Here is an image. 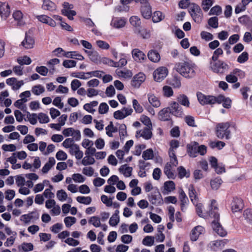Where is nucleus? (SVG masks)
<instances>
[{"instance_id":"1","label":"nucleus","mask_w":252,"mask_h":252,"mask_svg":"<svg viewBox=\"0 0 252 252\" xmlns=\"http://www.w3.org/2000/svg\"><path fill=\"white\" fill-rule=\"evenodd\" d=\"M216 201L215 200H212L211 201V210L208 214V215L210 217L214 218V220L212 221V227L213 230L219 236L221 237H224L226 235L227 232L218 222L220 218V215L218 213V207L216 205Z\"/></svg>"},{"instance_id":"2","label":"nucleus","mask_w":252,"mask_h":252,"mask_svg":"<svg viewBox=\"0 0 252 252\" xmlns=\"http://www.w3.org/2000/svg\"><path fill=\"white\" fill-rule=\"evenodd\" d=\"M175 68L177 71L185 78H191L195 75V65L191 62H185L177 63Z\"/></svg>"},{"instance_id":"3","label":"nucleus","mask_w":252,"mask_h":252,"mask_svg":"<svg viewBox=\"0 0 252 252\" xmlns=\"http://www.w3.org/2000/svg\"><path fill=\"white\" fill-rule=\"evenodd\" d=\"M230 126V123L228 122L218 124L215 128L216 136L220 139H229L231 133Z\"/></svg>"},{"instance_id":"4","label":"nucleus","mask_w":252,"mask_h":252,"mask_svg":"<svg viewBox=\"0 0 252 252\" xmlns=\"http://www.w3.org/2000/svg\"><path fill=\"white\" fill-rule=\"evenodd\" d=\"M197 96L199 102L202 105L214 104L215 103H221L224 100V96L219 95L215 97L212 95H205L202 93H197Z\"/></svg>"},{"instance_id":"5","label":"nucleus","mask_w":252,"mask_h":252,"mask_svg":"<svg viewBox=\"0 0 252 252\" xmlns=\"http://www.w3.org/2000/svg\"><path fill=\"white\" fill-rule=\"evenodd\" d=\"M189 12L194 21L197 23H200L203 19V13L200 7L195 3L190 4Z\"/></svg>"},{"instance_id":"6","label":"nucleus","mask_w":252,"mask_h":252,"mask_svg":"<svg viewBox=\"0 0 252 252\" xmlns=\"http://www.w3.org/2000/svg\"><path fill=\"white\" fill-rule=\"evenodd\" d=\"M138 2L141 4L140 11L142 16L146 19L151 18L152 15V7L148 0H139Z\"/></svg>"},{"instance_id":"7","label":"nucleus","mask_w":252,"mask_h":252,"mask_svg":"<svg viewBox=\"0 0 252 252\" xmlns=\"http://www.w3.org/2000/svg\"><path fill=\"white\" fill-rule=\"evenodd\" d=\"M210 66L215 73L223 74L229 69V65L225 62L218 61L217 62L210 61Z\"/></svg>"},{"instance_id":"8","label":"nucleus","mask_w":252,"mask_h":252,"mask_svg":"<svg viewBox=\"0 0 252 252\" xmlns=\"http://www.w3.org/2000/svg\"><path fill=\"white\" fill-rule=\"evenodd\" d=\"M168 108L171 115L177 117H182L184 116L183 109L178 102H171L169 103Z\"/></svg>"},{"instance_id":"9","label":"nucleus","mask_w":252,"mask_h":252,"mask_svg":"<svg viewBox=\"0 0 252 252\" xmlns=\"http://www.w3.org/2000/svg\"><path fill=\"white\" fill-rule=\"evenodd\" d=\"M149 201L154 205H161L163 203L162 196L158 189H155L148 195Z\"/></svg>"},{"instance_id":"10","label":"nucleus","mask_w":252,"mask_h":252,"mask_svg":"<svg viewBox=\"0 0 252 252\" xmlns=\"http://www.w3.org/2000/svg\"><path fill=\"white\" fill-rule=\"evenodd\" d=\"M168 69L165 67H160L155 70L153 73L154 78L157 82L162 81L167 75Z\"/></svg>"},{"instance_id":"11","label":"nucleus","mask_w":252,"mask_h":252,"mask_svg":"<svg viewBox=\"0 0 252 252\" xmlns=\"http://www.w3.org/2000/svg\"><path fill=\"white\" fill-rule=\"evenodd\" d=\"M244 204L243 200L239 197H233L231 204V210L233 212H238L244 208Z\"/></svg>"},{"instance_id":"12","label":"nucleus","mask_w":252,"mask_h":252,"mask_svg":"<svg viewBox=\"0 0 252 252\" xmlns=\"http://www.w3.org/2000/svg\"><path fill=\"white\" fill-rule=\"evenodd\" d=\"M6 83L8 86H11L12 89L14 91L18 90L24 84L23 80L18 81L15 77L7 79Z\"/></svg>"},{"instance_id":"13","label":"nucleus","mask_w":252,"mask_h":252,"mask_svg":"<svg viewBox=\"0 0 252 252\" xmlns=\"http://www.w3.org/2000/svg\"><path fill=\"white\" fill-rule=\"evenodd\" d=\"M133 110L130 107H124L121 110H118L114 112V117L116 119H123L126 116L131 115Z\"/></svg>"},{"instance_id":"14","label":"nucleus","mask_w":252,"mask_h":252,"mask_svg":"<svg viewBox=\"0 0 252 252\" xmlns=\"http://www.w3.org/2000/svg\"><path fill=\"white\" fill-rule=\"evenodd\" d=\"M145 75L143 73L139 72L135 75L131 81V85L135 88H139L145 80Z\"/></svg>"},{"instance_id":"15","label":"nucleus","mask_w":252,"mask_h":252,"mask_svg":"<svg viewBox=\"0 0 252 252\" xmlns=\"http://www.w3.org/2000/svg\"><path fill=\"white\" fill-rule=\"evenodd\" d=\"M151 127H145L143 129L137 131L136 133V137H142L146 140L150 139L152 136V132Z\"/></svg>"},{"instance_id":"16","label":"nucleus","mask_w":252,"mask_h":252,"mask_svg":"<svg viewBox=\"0 0 252 252\" xmlns=\"http://www.w3.org/2000/svg\"><path fill=\"white\" fill-rule=\"evenodd\" d=\"M204 231V228L200 225L195 226L190 233V239L192 241H196L200 234Z\"/></svg>"},{"instance_id":"17","label":"nucleus","mask_w":252,"mask_h":252,"mask_svg":"<svg viewBox=\"0 0 252 252\" xmlns=\"http://www.w3.org/2000/svg\"><path fill=\"white\" fill-rule=\"evenodd\" d=\"M132 58L137 62H141L146 59L145 54L138 49H134L131 52Z\"/></svg>"},{"instance_id":"18","label":"nucleus","mask_w":252,"mask_h":252,"mask_svg":"<svg viewBox=\"0 0 252 252\" xmlns=\"http://www.w3.org/2000/svg\"><path fill=\"white\" fill-rule=\"evenodd\" d=\"M171 113L168 107L161 110L158 114V119L162 121H166L171 120Z\"/></svg>"},{"instance_id":"19","label":"nucleus","mask_w":252,"mask_h":252,"mask_svg":"<svg viewBox=\"0 0 252 252\" xmlns=\"http://www.w3.org/2000/svg\"><path fill=\"white\" fill-rule=\"evenodd\" d=\"M10 14V8L8 4L0 1V16L5 19Z\"/></svg>"},{"instance_id":"20","label":"nucleus","mask_w":252,"mask_h":252,"mask_svg":"<svg viewBox=\"0 0 252 252\" xmlns=\"http://www.w3.org/2000/svg\"><path fill=\"white\" fill-rule=\"evenodd\" d=\"M36 18L41 22L48 24L51 27H55L56 26V22L47 15H38L36 16Z\"/></svg>"},{"instance_id":"21","label":"nucleus","mask_w":252,"mask_h":252,"mask_svg":"<svg viewBox=\"0 0 252 252\" xmlns=\"http://www.w3.org/2000/svg\"><path fill=\"white\" fill-rule=\"evenodd\" d=\"M187 147L189 155L191 157H196L198 154V143L194 142L188 145Z\"/></svg>"},{"instance_id":"22","label":"nucleus","mask_w":252,"mask_h":252,"mask_svg":"<svg viewBox=\"0 0 252 252\" xmlns=\"http://www.w3.org/2000/svg\"><path fill=\"white\" fill-rule=\"evenodd\" d=\"M21 44L26 49H31L33 47L34 40L32 36L26 34L25 39L22 42Z\"/></svg>"},{"instance_id":"23","label":"nucleus","mask_w":252,"mask_h":252,"mask_svg":"<svg viewBox=\"0 0 252 252\" xmlns=\"http://www.w3.org/2000/svg\"><path fill=\"white\" fill-rule=\"evenodd\" d=\"M126 20L122 18H113L111 22V25L117 29H120L124 27L126 24Z\"/></svg>"},{"instance_id":"24","label":"nucleus","mask_w":252,"mask_h":252,"mask_svg":"<svg viewBox=\"0 0 252 252\" xmlns=\"http://www.w3.org/2000/svg\"><path fill=\"white\" fill-rule=\"evenodd\" d=\"M147 56L149 59L154 63H158L160 60L159 54L155 50H150L148 52Z\"/></svg>"},{"instance_id":"25","label":"nucleus","mask_w":252,"mask_h":252,"mask_svg":"<svg viewBox=\"0 0 252 252\" xmlns=\"http://www.w3.org/2000/svg\"><path fill=\"white\" fill-rule=\"evenodd\" d=\"M42 7L43 9L51 11H53L56 9V5L55 3L50 0H44Z\"/></svg>"},{"instance_id":"26","label":"nucleus","mask_w":252,"mask_h":252,"mask_svg":"<svg viewBox=\"0 0 252 252\" xmlns=\"http://www.w3.org/2000/svg\"><path fill=\"white\" fill-rule=\"evenodd\" d=\"M63 56L66 58H70L81 61L84 59V57L76 51L65 52Z\"/></svg>"},{"instance_id":"27","label":"nucleus","mask_w":252,"mask_h":252,"mask_svg":"<svg viewBox=\"0 0 252 252\" xmlns=\"http://www.w3.org/2000/svg\"><path fill=\"white\" fill-rule=\"evenodd\" d=\"M149 103L154 107H158L160 105V102L158 98L154 94H148Z\"/></svg>"},{"instance_id":"28","label":"nucleus","mask_w":252,"mask_h":252,"mask_svg":"<svg viewBox=\"0 0 252 252\" xmlns=\"http://www.w3.org/2000/svg\"><path fill=\"white\" fill-rule=\"evenodd\" d=\"M56 160L53 157L49 158V161L42 167V171L44 173H47L49 170L55 165Z\"/></svg>"},{"instance_id":"29","label":"nucleus","mask_w":252,"mask_h":252,"mask_svg":"<svg viewBox=\"0 0 252 252\" xmlns=\"http://www.w3.org/2000/svg\"><path fill=\"white\" fill-rule=\"evenodd\" d=\"M177 101L179 103H180L182 105L187 107H189V100L188 97L187 95L184 94H180L177 98Z\"/></svg>"},{"instance_id":"30","label":"nucleus","mask_w":252,"mask_h":252,"mask_svg":"<svg viewBox=\"0 0 252 252\" xmlns=\"http://www.w3.org/2000/svg\"><path fill=\"white\" fill-rule=\"evenodd\" d=\"M152 21L154 23H158L164 19L165 16L159 11H157L152 15Z\"/></svg>"},{"instance_id":"31","label":"nucleus","mask_w":252,"mask_h":252,"mask_svg":"<svg viewBox=\"0 0 252 252\" xmlns=\"http://www.w3.org/2000/svg\"><path fill=\"white\" fill-rule=\"evenodd\" d=\"M116 73L119 77H123L125 78H130L132 76V72L127 69H117L116 70Z\"/></svg>"},{"instance_id":"32","label":"nucleus","mask_w":252,"mask_h":252,"mask_svg":"<svg viewBox=\"0 0 252 252\" xmlns=\"http://www.w3.org/2000/svg\"><path fill=\"white\" fill-rule=\"evenodd\" d=\"M172 166L170 163H167L164 168V173L170 179H173L175 177V174L172 171Z\"/></svg>"},{"instance_id":"33","label":"nucleus","mask_w":252,"mask_h":252,"mask_svg":"<svg viewBox=\"0 0 252 252\" xmlns=\"http://www.w3.org/2000/svg\"><path fill=\"white\" fill-rule=\"evenodd\" d=\"M132 168L131 167H126V165H122L119 168V171L122 173L126 177L131 176Z\"/></svg>"},{"instance_id":"34","label":"nucleus","mask_w":252,"mask_h":252,"mask_svg":"<svg viewBox=\"0 0 252 252\" xmlns=\"http://www.w3.org/2000/svg\"><path fill=\"white\" fill-rule=\"evenodd\" d=\"M222 183V181L220 178H216L211 180V187L213 189L217 190L220 188Z\"/></svg>"},{"instance_id":"35","label":"nucleus","mask_w":252,"mask_h":252,"mask_svg":"<svg viewBox=\"0 0 252 252\" xmlns=\"http://www.w3.org/2000/svg\"><path fill=\"white\" fill-rule=\"evenodd\" d=\"M243 217L248 223L252 224V209L245 210L243 212Z\"/></svg>"},{"instance_id":"36","label":"nucleus","mask_w":252,"mask_h":252,"mask_svg":"<svg viewBox=\"0 0 252 252\" xmlns=\"http://www.w3.org/2000/svg\"><path fill=\"white\" fill-rule=\"evenodd\" d=\"M106 133L109 137H113V133L117 131V128L113 125V122H110L108 126L105 127Z\"/></svg>"},{"instance_id":"37","label":"nucleus","mask_w":252,"mask_h":252,"mask_svg":"<svg viewBox=\"0 0 252 252\" xmlns=\"http://www.w3.org/2000/svg\"><path fill=\"white\" fill-rule=\"evenodd\" d=\"M130 24L135 28H139L141 26V19L137 16H132L129 18Z\"/></svg>"},{"instance_id":"38","label":"nucleus","mask_w":252,"mask_h":252,"mask_svg":"<svg viewBox=\"0 0 252 252\" xmlns=\"http://www.w3.org/2000/svg\"><path fill=\"white\" fill-rule=\"evenodd\" d=\"M44 91V87L41 85L34 86L32 87V93L36 95H39L43 93Z\"/></svg>"},{"instance_id":"39","label":"nucleus","mask_w":252,"mask_h":252,"mask_svg":"<svg viewBox=\"0 0 252 252\" xmlns=\"http://www.w3.org/2000/svg\"><path fill=\"white\" fill-rule=\"evenodd\" d=\"M88 54L90 59L93 62L97 63L100 60V56L98 53L96 52H91L85 51Z\"/></svg>"},{"instance_id":"40","label":"nucleus","mask_w":252,"mask_h":252,"mask_svg":"<svg viewBox=\"0 0 252 252\" xmlns=\"http://www.w3.org/2000/svg\"><path fill=\"white\" fill-rule=\"evenodd\" d=\"M60 60L57 58L53 59L50 60L47 63V65L48 66L49 68V71L51 73H53L55 70V68L54 66L56 64H57L60 63Z\"/></svg>"},{"instance_id":"41","label":"nucleus","mask_w":252,"mask_h":252,"mask_svg":"<svg viewBox=\"0 0 252 252\" xmlns=\"http://www.w3.org/2000/svg\"><path fill=\"white\" fill-rule=\"evenodd\" d=\"M215 0H202L201 6L204 11H207L212 6Z\"/></svg>"},{"instance_id":"42","label":"nucleus","mask_w":252,"mask_h":252,"mask_svg":"<svg viewBox=\"0 0 252 252\" xmlns=\"http://www.w3.org/2000/svg\"><path fill=\"white\" fill-rule=\"evenodd\" d=\"M94 158L88 155H86V156L83 158L82 160V164L85 166L92 165L94 164Z\"/></svg>"},{"instance_id":"43","label":"nucleus","mask_w":252,"mask_h":252,"mask_svg":"<svg viewBox=\"0 0 252 252\" xmlns=\"http://www.w3.org/2000/svg\"><path fill=\"white\" fill-rule=\"evenodd\" d=\"M17 62L22 65L24 64L29 65L31 64L32 60L31 58L27 56L19 57L17 59Z\"/></svg>"},{"instance_id":"44","label":"nucleus","mask_w":252,"mask_h":252,"mask_svg":"<svg viewBox=\"0 0 252 252\" xmlns=\"http://www.w3.org/2000/svg\"><path fill=\"white\" fill-rule=\"evenodd\" d=\"M225 145V143L222 141H212L209 143L210 147L212 148H218L219 150L221 149Z\"/></svg>"},{"instance_id":"45","label":"nucleus","mask_w":252,"mask_h":252,"mask_svg":"<svg viewBox=\"0 0 252 252\" xmlns=\"http://www.w3.org/2000/svg\"><path fill=\"white\" fill-rule=\"evenodd\" d=\"M223 54V50L220 48H217L213 53V55L211 58V60L212 62H215L218 61V58L220 56Z\"/></svg>"},{"instance_id":"46","label":"nucleus","mask_w":252,"mask_h":252,"mask_svg":"<svg viewBox=\"0 0 252 252\" xmlns=\"http://www.w3.org/2000/svg\"><path fill=\"white\" fill-rule=\"evenodd\" d=\"M154 157V153L152 149H148L144 151L142 154V158L145 160L152 159Z\"/></svg>"},{"instance_id":"47","label":"nucleus","mask_w":252,"mask_h":252,"mask_svg":"<svg viewBox=\"0 0 252 252\" xmlns=\"http://www.w3.org/2000/svg\"><path fill=\"white\" fill-rule=\"evenodd\" d=\"M76 200L79 203L86 205L90 204L92 201V198L90 196H78Z\"/></svg>"},{"instance_id":"48","label":"nucleus","mask_w":252,"mask_h":252,"mask_svg":"<svg viewBox=\"0 0 252 252\" xmlns=\"http://www.w3.org/2000/svg\"><path fill=\"white\" fill-rule=\"evenodd\" d=\"M164 188L168 192H171L175 189V185L173 181H169L164 183Z\"/></svg>"},{"instance_id":"49","label":"nucleus","mask_w":252,"mask_h":252,"mask_svg":"<svg viewBox=\"0 0 252 252\" xmlns=\"http://www.w3.org/2000/svg\"><path fill=\"white\" fill-rule=\"evenodd\" d=\"M37 119L41 124H46L49 122V117L43 113H40L38 114Z\"/></svg>"},{"instance_id":"50","label":"nucleus","mask_w":252,"mask_h":252,"mask_svg":"<svg viewBox=\"0 0 252 252\" xmlns=\"http://www.w3.org/2000/svg\"><path fill=\"white\" fill-rule=\"evenodd\" d=\"M89 222L93 224L95 227L100 226V220L98 217L93 216L91 217L89 220Z\"/></svg>"},{"instance_id":"51","label":"nucleus","mask_w":252,"mask_h":252,"mask_svg":"<svg viewBox=\"0 0 252 252\" xmlns=\"http://www.w3.org/2000/svg\"><path fill=\"white\" fill-rule=\"evenodd\" d=\"M76 221V219L73 217H67L64 218V222L67 227H69Z\"/></svg>"},{"instance_id":"52","label":"nucleus","mask_w":252,"mask_h":252,"mask_svg":"<svg viewBox=\"0 0 252 252\" xmlns=\"http://www.w3.org/2000/svg\"><path fill=\"white\" fill-rule=\"evenodd\" d=\"M142 243L145 246H151L154 244V238L152 236H147L143 239Z\"/></svg>"},{"instance_id":"53","label":"nucleus","mask_w":252,"mask_h":252,"mask_svg":"<svg viewBox=\"0 0 252 252\" xmlns=\"http://www.w3.org/2000/svg\"><path fill=\"white\" fill-rule=\"evenodd\" d=\"M58 199L61 201L65 200L67 198V194L63 189L58 190L57 192Z\"/></svg>"},{"instance_id":"54","label":"nucleus","mask_w":252,"mask_h":252,"mask_svg":"<svg viewBox=\"0 0 252 252\" xmlns=\"http://www.w3.org/2000/svg\"><path fill=\"white\" fill-rule=\"evenodd\" d=\"M132 105L136 113H142L143 111V107L141 106V105L138 103V101L134 99L132 100Z\"/></svg>"},{"instance_id":"55","label":"nucleus","mask_w":252,"mask_h":252,"mask_svg":"<svg viewBox=\"0 0 252 252\" xmlns=\"http://www.w3.org/2000/svg\"><path fill=\"white\" fill-rule=\"evenodd\" d=\"M208 23L210 26L213 28H217L218 27V18L217 17H213L210 18L208 21Z\"/></svg>"},{"instance_id":"56","label":"nucleus","mask_w":252,"mask_h":252,"mask_svg":"<svg viewBox=\"0 0 252 252\" xmlns=\"http://www.w3.org/2000/svg\"><path fill=\"white\" fill-rule=\"evenodd\" d=\"M249 59V55L247 52H243L237 58V62L239 63H244L248 61Z\"/></svg>"},{"instance_id":"57","label":"nucleus","mask_w":252,"mask_h":252,"mask_svg":"<svg viewBox=\"0 0 252 252\" xmlns=\"http://www.w3.org/2000/svg\"><path fill=\"white\" fill-rule=\"evenodd\" d=\"M163 92L164 95L166 97H170L173 94V91L171 87L165 86L163 87Z\"/></svg>"},{"instance_id":"58","label":"nucleus","mask_w":252,"mask_h":252,"mask_svg":"<svg viewBox=\"0 0 252 252\" xmlns=\"http://www.w3.org/2000/svg\"><path fill=\"white\" fill-rule=\"evenodd\" d=\"M63 9L62 10V14L73 11L72 9L73 8V5L72 4H69L68 2H64L63 3Z\"/></svg>"},{"instance_id":"59","label":"nucleus","mask_w":252,"mask_h":252,"mask_svg":"<svg viewBox=\"0 0 252 252\" xmlns=\"http://www.w3.org/2000/svg\"><path fill=\"white\" fill-rule=\"evenodd\" d=\"M35 70L38 73L44 76H46L48 72V68L45 66H37L36 67Z\"/></svg>"},{"instance_id":"60","label":"nucleus","mask_w":252,"mask_h":252,"mask_svg":"<svg viewBox=\"0 0 252 252\" xmlns=\"http://www.w3.org/2000/svg\"><path fill=\"white\" fill-rule=\"evenodd\" d=\"M96 44L97 46L101 49L107 50L110 48L109 44L103 40H97Z\"/></svg>"},{"instance_id":"61","label":"nucleus","mask_w":252,"mask_h":252,"mask_svg":"<svg viewBox=\"0 0 252 252\" xmlns=\"http://www.w3.org/2000/svg\"><path fill=\"white\" fill-rule=\"evenodd\" d=\"M27 118L31 124L35 125L37 123V115L36 114L32 113L31 114L29 112H28Z\"/></svg>"},{"instance_id":"62","label":"nucleus","mask_w":252,"mask_h":252,"mask_svg":"<svg viewBox=\"0 0 252 252\" xmlns=\"http://www.w3.org/2000/svg\"><path fill=\"white\" fill-rule=\"evenodd\" d=\"M109 109L108 105L106 103H101L98 108V112L101 114L106 113Z\"/></svg>"},{"instance_id":"63","label":"nucleus","mask_w":252,"mask_h":252,"mask_svg":"<svg viewBox=\"0 0 252 252\" xmlns=\"http://www.w3.org/2000/svg\"><path fill=\"white\" fill-rule=\"evenodd\" d=\"M225 79L226 81L230 83H235L238 80L237 77L234 75L232 72L226 76Z\"/></svg>"},{"instance_id":"64","label":"nucleus","mask_w":252,"mask_h":252,"mask_svg":"<svg viewBox=\"0 0 252 252\" xmlns=\"http://www.w3.org/2000/svg\"><path fill=\"white\" fill-rule=\"evenodd\" d=\"M221 13V8L219 5L213 7L210 12L209 15H220Z\"/></svg>"}]
</instances>
